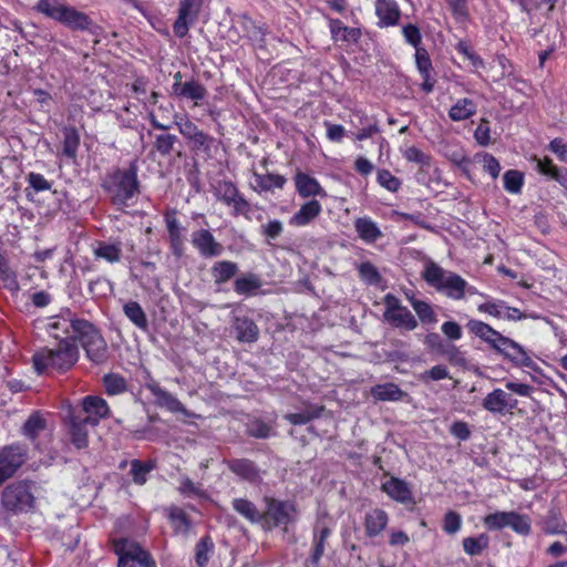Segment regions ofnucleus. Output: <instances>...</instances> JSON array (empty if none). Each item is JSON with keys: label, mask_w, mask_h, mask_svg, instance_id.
Returning <instances> with one entry per match:
<instances>
[{"label": "nucleus", "mask_w": 567, "mask_h": 567, "mask_svg": "<svg viewBox=\"0 0 567 567\" xmlns=\"http://www.w3.org/2000/svg\"><path fill=\"white\" fill-rule=\"evenodd\" d=\"M466 328L475 337L485 342L491 350L503 360L509 362L514 367L528 368L534 371L538 370L535 361L528 355L525 348L515 340L502 334L492 328L488 323L481 320L471 319L466 323Z\"/></svg>", "instance_id": "nucleus-1"}, {"label": "nucleus", "mask_w": 567, "mask_h": 567, "mask_svg": "<svg viewBox=\"0 0 567 567\" xmlns=\"http://www.w3.org/2000/svg\"><path fill=\"white\" fill-rule=\"evenodd\" d=\"M137 173V159H133L127 168H115L107 174L102 186L114 206L126 207L140 194Z\"/></svg>", "instance_id": "nucleus-2"}, {"label": "nucleus", "mask_w": 567, "mask_h": 567, "mask_svg": "<svg viewBox=\"0 0 567 567\" xmlns=\"http://www.w3.org/2000/svg\"><path fill=\"white\" fill-rule=\"evenodd\" d=\"M79 360V348L71 338H63L56 347H43L32 355L33 368L38 374L48 369L64 373L71 370Z\"/></svg>", "instance_id": "nucleus-3"}, {"label": "nucleus", "mask_w": 567, "mask_h": 567, "mask_svg": "<svg viewBox=\"0 0 567 567\" xmlns=\"http://www.w3.org/2000/svg\"><path fill=\"white\" fill-rule=\"evenodd\" d=\"M37 8L41 13L61 22L72 31L96 33L97 27L86 13L73 7L65 6L59 0H40Z\"/></svg>", "instance_id": "nucleus-4"}, {"label": "nucleus", "mask_w": 567, "mask_h": 567, "mask_svg": "<svg viewBox=\"0 0 567 567\" xmlns=\"http://www.w3.org/2000/svg\"><path fill=\"white\" fill-rule=\"evenodd\" d=\"M422 278L429 286L443 292L450 299L461 300L465 297L467 281L460 275L443 269L433 260L425 264Z\"/></svg>", "instance_id": "nucleus-5"}, {"label": "nucleus", "mask_w": 567, "mask_h": 567, "mask_svg": "<svg viewBox=\"0 0 567 567\" xmlns=\"http://www.w3.org/2000/svg\"><path fill=\"white\" fill-rule=\"evenodd\" d=\"M35 483L30 480L14 481L1 492L0 506L9 515H20L35 508Z\"/></svg>", "instance_id": "nucleus-6"}, {"label": "nucleus", "mask_w": 567, "mask_h": 567, "mask_svg": "<svg viewBox=\"0 0 567 567\" xmlns=\"http://www.w3.org/2000/svg\"><path fill=\"white\" fill-rule=\"evenodd\" d=\"M75 327V341L81 343L87 359L97 365L106 363L110 357L107 343L94 324L86 320L78 322Z\"/></svg>", "instance_id": "nucleus-7"}, {"label": "nucleus", "mask_w": 567, "mask_h": 567, "mask_svg": "<svg viewBox=\"0 0 567 567\" xmlns=\"http://www.w3.org/2000/svg\"><path fill=\"white\" fill-rule=\"evenodd\" d=\"M113 547L118 556L117 567H156L151 554L134 540L114 539Z\"/></svg>", "instance_id": "nucleus-8"}, {"label": "nucleus", "mask_w": 567, "mask_h": 567, "mask_svg": "<svg viewBox=\"0 0 567 567\" xmlns=\"http://www.w3.org/2000/svg\"><path fill=\"white\" fill-rule=\"evenodd\" d=\"M266 509L262 512L261 524L265 529H272L278 526H287L295 523L298 511L293 502L280 501L274 497H265Z\"/></svg>", "instance_id": "nucleus-9"}, {"label": "nucleus", "mask_w": 567, "mask_h": 567, "mask_svg": "<svg viewBox=\"0 0 567 567\" xmlns=\"http://www.w3.org/2000/svg\"><path fill=\"white\" fill-rule=\"evenodd\" d=\"M27 456L28 447L22 443H13L0 450V486L17 473Z\"/></svg>", "instance_id": "nucleus-10"}, {"label": "nucleus", "mask_w": 567, "mask_h": 567, "mask_svg": "<svg viewBox=\"0 0 567 567\" xmlns=\"http://www.w3.org/2000/svg\"><path fill=\"white\" fill-rule=\"evenodd\" d=\"M204 0H182L178 16L173 24L174 34L183 39L188 34L189 28L197 21Z\"/></svg>", "instance_id": "nucleus-11"}, {"label": "nucleus", "mask_w": 567, "mask_h": 567, "mask_svg": "<svg viewBox=\"0 0 567 567\" xmlns=\"http://www.w3.org/2000/svg\"><path fill=\"white\" fill-rule=\"evenodd\" d=\"M68 419L70 426L69 433L72 444L76 449H85L89 443L87 426H96V419L84 417L83 415L76 414L72 410H69Z\"/></svg>", "instance_id": "nucleus-12"}, {"label": "nucleus", "mask_w": 567, "mask_h": 567, "mask_svg": "<svg viewBox=\"0 0 567 567\" xmlns=\"http://www.w3.org/2000/svg\"><path fill=\"white\" fill-rule=\"evenodd\" d=\"M192 244L204 258L218 257L224 251V246L207 229L194 231L192 234Z\"/></svg>", "instance_id": "nucleus-13"}, {"label": "nucleus", "mask_w": 567, "mask_h": 567, "mask_svg": "<svg viewBox=\"0 0 567 567\" xmlns=\"http://www.w3.org/2000/svg\"><path fill=\"white\" fill-rule=\"evenodd\" d=\"M517 400L502 389H495L483 400L482 406L494 414L504 415L506 412L515 409Z\"/></svg>", "instance_id": "nucleus-14"}, {"label": "nucleus", "mask_w": 567, "mask_h": 567, "mask_svg": "<svg viewBox=\"0 0 567 567\" xmlns=\"http://www.w3.org/2000/svg\"><path fill=\"white\" fill-rule=\"evenodd\" d=\"M146 389L150 390V392L155 398L154 402L157 406L166 409L172 413H182L186 416L189 415V412L185 405L172 393L162 389L157 382L151 381L146 383Z\"/></svg>", "instance_id": "nucleus-15"}, {"label": "nucleus", "mask_w": 567, "mask_h": 567, "mask_svg": "<svg viewBox=\"0 0 567 567\" xmlns=\"http://www.w3.org/2000/svg\"><path fill=\"white\" fill-rule=\"evenodd\" d=\"M177 212L175 209L165 213L164 219L168 233L169 246L172 254L181 258L184 255V231L185 228L181 226L176 218Z\"/></svg>", "instance_id": "nucleus-16"}, {"label": "nucleus", "mask_w": 567, "mask_h": 567, "mask_svg": "<svg viewBox=\"0 0 567 567\" xmlns=\"http://www.w3.org/2000/svg\"><path fill=\"white\" fill-rule=\"evenodd\" d=\"M71 410L84 417L96 419V425L100 423L101 419H105L110 413L106 401L95 395L85 396L80 408H73Z\"/></svg>", "instance_id": "nucleus-17"}, {"label": "nucleus", "mask_w": 567, "mask_h": 567, "mask_svg": "<svg viewBox=\"0 0 567 567\" xmlns=\"http://www.w3.org/2000/svg\"><path fill=\"white\" fill-rule=\"evenodd\" d=\"M231 328L236 339L241 343H255L259 338L258 326L247 316H235Z\"/></svg>", "instance_id": "nucleus-18"}, {"label": "nucleus", "mask_w": 567, "mask_h": 567, "mask_svg": "<svg viewBox=\"0 0 567 567\" xmlns=\"http://www.w3.org/2000/svg\"><path fill=\"white\" fill-rule=\"evenodd\" d=\"M85 319H66L62 317H53L48 323L47 330L49 334L61 341L63 338H71L75 342L78 322H85Z\"/></svg>", "instance_id": "nucleus-19"}, {"label": "nucleus", "mask_w": 567, "mask_h": 567, "mask_svg": "<svg viewBox=\"0 0 567 567\" xmlns=\"http://www.w3.org/2000/svg\"><path fill=\"white\" fill-rule=\"evenodd\" d=\"M477 309L480 312H485L495 318L508 321H517L525 318V315H523L519 309L506 306L502 300L481 303Z\"/></svg>", "instance_id": "nucleus-20"}, {"label": "nucleus", "mask_w": 567, "mask_h": 567, "mask_svg": "<svg viewBox=\"0 0 567 567\" xmlns=\"http://www.w3.org/2000/svg\"><path fill=\"white\" fill-rule=\"evenodd\" d=\"M381 489L386 493L392 499L401 504H414V498L409 484L398 477H391L384 482Z\"/></svg>", "instance_id": "nucleus-21"}, {"label": "nucleus", "mask_w": 567, "mask_h": 567, "mask_svg": "<svg viewBox=\"0 0 567 567\" xmlns=\"http://www.w3.org/2000/svg\"><path fill=\"white\" fill-rule=\"evenodd\" d=\"M375 14L381 28L395 25L400 19V9L395 0H377Z\"/></svg>", "instance_id": "nucleus-22"}, {"label": "nucleus", "mask_w": 567, "mask_h": 567, "mask_svg": "<svg viewBox=\"0 0 567 567\" xmlns=\"http://www.w3.org/2000/svg\"><path fill=\"white\" fill-rule=\"evenodd\" d=\"M226 465L234 474L250 483H256L260 478L259 468L248 458H233L226 461Z\"/></svg>", "instance_id": "nucleus-23"}, {"label": "nucleus", "mask_w": 567, "mask_h": 567, "mask_svg": "<svg viewBox=\"0 0 567 567\" xmlns=\"http://www.w3.org/2000/svg\"><path fill=\"white\" fill-rule=\"evenodd\" d=\"M331 535L330 527L323 525V526H316L313 529V539H312V550L309 557L310 563L313 566H318L320 563V559L324 553L326 544L328 538Z\"/></svg>", "instance_id": "nucleus-24"}, {"label": "nucleus", "mask_w": 567, "mask_h": 567, "mask_svg": "<svg viewBox=\"0 0 567 567\" xmlns=\"http://www.w3.org/2000/svg\"><path fill=\"white\" fill-rule=\"evenodd\" d=\"M296 189L301 197L322 196L327 194L318 181L305 173H297L295 177Z\"/></svg>", "instance_id": "nucleus-25"}, {"label": "nucleus", "mask_w": 567, "mask_h": 567, "mask_svg": "<svg viewBox=\"0 0 567 567\" xmlns=\"http://www.w3.org/2000/svg\"><path fill=\"white\" fill-rule=\"evenodd\" d=\"M321 209L322 207L318 200H309L290 218L289 224L293 226L308 225L320 215Z\"/></svg>", "instance_id": "nucleus-26"}, {"label": "nucleus", "mask_w": 567, "mask_h": 567, "mask_svg": "<svg viewBox=\"0 0 567 567\" xmlns=\"http://www.w3.org/2000/svg\"><path fill=\"white\" fill-rule=\"evenodd\" d=\"M388 514L380 508L367 513L364 519L365 534L369 537L378 536L388 525Z\"/></svg>", "instance_id": "nucleus-27"}, {"label": "nucleus", "mask_w": 567, "mask_h": 567, "mask_svg": "<svg viewBox=\"0 0 567 567\" xmlns=\"http://www.w3.org/2000/svg\"><path fill=\"white\" fill-rule=\"evenodd\" d=\"M93 254L96 259H104L110 264L118 262L122 258V244L97 241Z\"/></svg>", "instance_id": "nucleus-28"}, {"label": "nucleus", "mask_w": 567, "mask_h": 567, "mask_svg": "<svg viewBox=\"0 0 567 567\" xmlns=\"http://www.w3.org/2000/svg\"><path fill=\"white\" fill-rule=\"evenodd\" d=\"M256 183L255 189L258 192H272L275 188L282 189L287 183L285 176L274 173L259 174L254 173Z\"/></svg>", "instance_id": "nucleus-29"}, {"label": "nucleus", "mask_w": 567, "mask_h": 567, "mask_svg": "<svg viewBox=\"0 0 567 567\" xmlns=\"http://www.w3.org/2000/svg\"><path fill=\"white\" fill-rule=\"evenodd\" d=\"M329 28L334 41L357 42L361 38L360 29L349 28L338 19H329Z\"/></svg>", "instance_id": "nucleus-30"}, {"label": "nucleus", "mask_w": 567, "mask_h": 567, "mask_svg": "<svg viewBox=\"0 0 567 567\" xmlns=\"http://www.w3.org/2000/svg\"><path fill=\"white\" fill-rule=\"evenodd\" d=\"M354 228L359 237L367 243H375L382 236L378 225L368 217L357 218Z\"/></svg>", "instance_id": "nucleus-31"}, {"label": "nucleus", "mask_w": 567, "mask_h": 567, "mask_svg": "<svg viewBox=\"0 0 567 567\" xmlns=\"http://www.w3.org/2000/svg\"><path fill=\"white\" fill-rule=\"evenodd\" d=\"M175 95L183 99L195 101L197 105L207 95V90L198 81L189 80L184 82L183 86L175 87Z\"/></svg>", "instance_id": "nucleus-32"}, {"label": "nucleus", "mask_w": 567, "mask_h": 567, "mask_svg": "<svg viewBox=\"0 0 567 567\" xmlns=\"http://www.w3.org/2000/svg\"><path fill=\"white\" fill-rule=\"evenodd\" d=\"M233 508L236 513L252 524L261 523L262 513L258 511L256 505L247 498H234Z\"/></svg>", "instance_id": "nucleus-33"}, {"label": "nucleus", "mask_w": 567, "mask_h": 567, "mask_svg": "<svg viewBox=\"0 0 567 567\" xmlns=\"http://www.w3.org/2000/svg\"><path fill=\"white\" fill-rule=\"evenodd\" d=\"M238 272V265L234 261H216L212 267V276L216 285L229 281Z\"/></svg>", "instance_id": "nucleus-34"}, {"label": "nucleus", "mask_w": 567, "mask_h": 567, "mask_svg": "<svg viewBox=\"0 0 567 567\" xmlns=\"http://www.w3.org/2000/svg\"><path fill=\"white\" fill-rule=\"evenodd\" d=\"M80 146V134L74 126L63 128L62 155L69 159H75Z\"/></svg>", "instance_id": "nucleus-35"}, {"label": "nucleus", "mask_w": 567, "mask_h": 567, "mask_svg": "<svg viewBox=\"0 0 567 567\" xmlns=\"http://www.w3.org/2000/svg\"><path fill=\"white\" fill-rule=\"evenodd\" d=\"M476 113L475 103L467 99H460L450 109L449 116L452 121L460 122L470 118Z\"/></svg>", "instance_id": "nucleus-36"}, {"label": "nucleus", "mask_w": 567, "mask_h": 567, "mask_svg": "<svg viewBox=\"0 0 567 567\" xmlns=\"http://www.w3.org/2000/svg\"><path fill=\"white\" fill-rule=\"evenodd\" d=\"M371 395L379 401H399L404 392L394 383L377 384L371 389Z\"/></svg>", "instance_id": "nucleus-37"}, {"label": "nucleus", "mask_w": 567, "mask_h": 567, "mask_svg": "<svg viewBox=\"0 0 567 567\" xmlns=\"http://www.w3.org/2000/svg\"><path fill=\"white\" fill-rule=\"evenodd\" d=\"M47 427V421L39 412L32 413L22 426V434L31 442H35L38 436Z\"/></svg>", "instance_id": "nucleus-38"}, {"label": "nucleus", "mask_w": 567, "mask_h": 567, "mask_svg": "<svg viewBox=\"0 0 567 567\" xmlns=\"http://www.w3.org/2000/svg\"><path fill=\"white\" fill-rule=\"evenodd\" d=\"M385 321L390 322L395 328L405 329L408 331H412L417 327L416 318L406 307L389 316Z\"/></svg>", "instance_id": "nucleus-39"}, {"label": "nucleus", "mask_w": 567, "mask_h": 567, "mask_svg": "<svg viewBox=\"0 0 567 567\" xmlns=\"http://www.w3.org/2000/svg\"><path fill=\"white\" fill-rule=\"evenodd\" d=\"M544 532L547 534H564L567 526L566 522L561 518L559 509L551 507L544 518Z\"/></svg>", "instance_id": "nucleus-40"}, {"label": "nucleus", "mask_w": 567, "mask_h": 567, "mask_svg": "<svg viewBox=\"0 0 567 567\" xmlns=\"http://www.w3.org/2000/svg\"><path fill=\"white\" fill-rule=\"evenodd\" d=\"M125 316L140 329L146 330L148 327L147 317L137 301H128L124 305Z\"/></svg>", "instance_id": "nucleus-41"}, {"label": "nucleus", "mask_w": 567, "mask_h": 567, "mask_svg": "<svg viewBox=\"0 0 567 567\" xmlns=\"http://www.w3.org/2000/svg\"><path fill=\"white\" fill-rule=\"evenodd\" d=\"M410 303L423 324H435L437 322L436 315L429 302L410 298Z\"/></svg>", "instance_id": "nucleus-42"}, {"label": "nucleus", "mask_w": 567, "mask_h": 567, "mask_svg": "<svg viewBox=\"0 0 567 567\" xmlns=\"http://www.w3.org/2000/svg\"><path fill=\"white\" fill-rule=\"evenodd\" d=\"M261 287L260 278L255 274L239 277L234 282V289L239 295H251Z\"/></svg>", "instance_id": "nucleus-43"}, {"label": "nucleus", "mask_w": 567, "mask_h": 567, "mask_svg": "<svg viewBox=\"0 0 567 567\" xmlns=\"http://www.w3.org/2000/svg\"><path fill=\"white\" fill-rule=\"evenodd\" d=\"M239 194V190L230 181H219L215 187V196L227 206H230L231 202H234Z\"/></svg>", "instance_id": "nucleus-44"}, {"label": "nucleus", "mask_w": 567, "mask_h": 567, "mask_svg": "<svg viewBox=\"0 0 567 567\" xmlns=\"http://www.w3.org/2000/svg\"><path fill=\"white\" fill-rule=\"evenodd\" d=\"M169 520L174 526L175 533L187 534L190 528L188 515L179 507L173 506L169 509Z\"/></svg>", "instance_id": "nucleus-45"}, {"label": "nucleus", "mask_w": 567, "mask_h": 567, "mask_svg": "<svg viewBox=\"0 0 567 567\" xmlns=\"http://www.w3.org/2000/svg\"><path fill=\"white\" fill-rule=\"evenodd\" d=\"M323 411V406H313L302 412L289 413L285 415V419L293 425H303L310 421L320 417Z\"/></svg>", "instance_id": "nucleus-46"}, {"label": "nucleus", "mask_w": 567, "mask_h": 567, "mask_svg": "<svg viewBox=\"0 0 567 567\" xmlns=\"http://www.w3.org/2000/svg\"><path fill=\"white\" fill-rule=\"evenodd\" d=\"M488 542L486 534H481L477 537H466L463 539V549L470 556H477L487 548Z\"/></svg>", "instance_id": "nucleus-47"}, {"label": "nucleus", "mask_w": 567, "mask_h": 567, "mask_svg": "<svg viewBox=\"0 0 567 567\" xmlns=\"http://www.w3.org/2000/svg\"><path fill=\"white\" fill-rule=\"evenodd\" d=\"M178 137L174 134L164 133L155 136L154 148L162 156H168L174 150Z\"/></svg>", "instance_id": "nucleus-48"}, {"label": "nucleus", "mask_w": 567, "mask_h": 567, "mask_svg": "<svg viewBox=\"0 0 567 567\" xmlns=\"http://www.w3.org/2000/svg\"><path fill=\"white\" fill-rule=\"evenodd\" d=\"M153 464L148 462H142L140 460H133L131 462L130 474L132 480L137 485H143L147 481V474L153 470Z\"/></svg>", "instance_id": "nucleus-49"}, {"label": "nucleus", "mask_w": 567, "mask_h": 567, "mask_svg": "<svg viewBox=\"0 0 567 567\" xmlns=\"http://www.w3.org/2000/svg\"><path fill=\"white\" fill-rule=\"evenodd\" d=\"M360 278L371 286H377L381 282L382 277L377 267L370 261L361 262L358 267Z\"/></svg>", "instance_id": "nucleus-50"}, {"label": "nucleus", "mask_w": 567, "mask_h": 567, "mask_svg": "<svg viewBox=\"0 0 567 567\" xmlns=\"http://www.w3.org/2000/svg\"><path fill=\"white\" fill-rule=\"evenodd\" d=\"M105 391L110 395H116L125 392L126 381L123 377L114 373L105 374L103 378Z\"/></svg>", "instance_id": "nucleus-51"}, {"label": "nucleus", "mask_w": 567, "mask_h": 567, "mask_svg": "<svg viewBox=\"0 0 567 567\" xmlns=\"http://www.w3.org/2000/svg\"><path fill=\"white\" fill-rule=\"evenodd\" d=\"M512 512H495L484 517V524L489 530H498L509 526Z\"/></svg>", "instance_id": "nucleus-52"}, {"label": "nucleus", "mask_w": 567, "mask_h": 567, "mask_svg": "<svg viewBox=\"0 0 567 567\" xmlns=\"http://www.w3.org/2000/svg\"><path fill=\"white\" fill-rule=\"evenodd\" d=\"M173 124L178 127L179 133L188 141L202 132L195 123L179 114L174 115Z\"/></svg>", "instance_id": "nucleus-53"}, {"label": "nucleus", "mask_w": 567, "mask_h": 567, "mask_svg": "<svg viewBox=\"0 0 567 567\" xmlns=\"http://www.w3.org/2000/svg\"><path fill=\"white\" fill-rule=\"evenodd\" d=\"M515 533L527 536L530 530V519L526 515L518 514L512 511L509 526Z\"/></svg>", "instance_id": "nucleus-54"}, {"label": "nucleus", "mask_w": 567, "mask_h": 567, "mask_svg": "<svg viewBox=\"0 0 567 567\" xmlns=\"http://www.w3.org/2000/svg\"><path fill=\"white\" fill-rule=\"evenodd\" d=\"M504 188L509 193H518L523 186V174L518 171L509 169L504 174Z\"/></svg>", "instance_id": "nucleus-55"}, {"label": "nucleus", "mask_w": 567, "mask_h": 567, "mask_svg": "<svg viewBox=\"0 0 567 567\" xmlns=\"http://www.w3.org/2000/svg\"><path fill=\"white\" fill-rule=\"evenodd\" d=\"M213 548V543L208 536L203 537L196 544L195 558L199 567H203L208 561V551Z\"/></svg>", "instance_id": "nucleus-56"}, {"label": "nucleus", "mask_w": 567, "mask_h": 567, "mask_svg": "<svg viewBox=\"0 0 567 567\" xmlns=\"http://www.w3.org/2000/svg\"><path fill=\"white\" fill-rule=\"evenodd\" d=\"M0 278L6 282V287L18 289L19 285L14 272L8 265L7 259L0 254Z\"/></svg>", "instance_id": "nucleus-57"}, {"label": "nucleus", "mask_w": 567, "mask_h": 567, "mask_svg": "<svg viewBox=\"0 0 567 567\" xmlns=\"http://www.w3.org/2000/svg\"><path fill=\"white\" fill-rule=\"evenodd\" d=\"M462 525L461 515L456 512L450 511L444 516L443 530L446 534L453 535L460 530Z\"/></svg>", "instance_id": "nucleus-58"}, {"label": "nucleus", "mask_w": 567, "mask_h": 567, "mask_svg": "<svg viewBox=\"0 0 567 567\" xmlns=\"http://www.w3.org/2000/svg\"><path fill=\"white\" fill-rule=\"evenodd\" d=\"M378 182L381 186L390 192H396L401 186V182L398 177L393 176L389 171L381 169L378 173Z\"/></svg>", "instance_id": "nucleus-59"}, {"label": "nucleus", "mask_w": 567, "mask_h": 567, "mask_svg": "<svg viewBox=\"0 0 567 567\" xmlns=\"http://www.w3.org/2000/svg\"><path fill=\"white\" fill-rule=\"evenodd\" d=\"M402 33L405 41L414 48L421 47L422 37L420 29L412 23H409L402 28Z\"/></svg>", "instance_id": "nucleus-60"}, {"label": "nucleus", "mask_w": 567, "mask_h": 567, "mask_svg": "<svg viewBox=\"0 0 567 567\" xmlns=\"http://www.w3.org/2000/svg\"><path fill=\"white\" fill-rule=\"evenodd\" d=\"M415 63L420 73L431 72L432 62L426 49L422 47L415 48Z\"/></svg>", "instance_id": "nucleus-61"}, {"label": "nucleus", "mask_w": 567, "mask_h": 567, "mask_svg": "<svg viewBox=\"0 0 567 567\" xmlns=\"http://www.w3.org/2000/svg\"><path fill=\"white\" fill-rule=\"evenodd\" d=\"M404 157L406 161L417 163L422 166H429L431 162V157L415 146L409 147L404 153Z\"/></svg>", "instance_id": "nucleus-62"}, {"label": "nucleus", "mask_w": 567, "mask_h": 567, "mask_svg": "<svg viewBox=\"0 0 567 567\" xmlns=\"http://www.w3.org/2000/svg\"><path fill=\"white\" fill-rule=\"evenodd\" d=\"M282 231L284 224L278 219L270 220L268 224L261 226V234L271 240L277 239Z\"/></svg>", "instance_id": "nucleus-63"}, {"label": "nucleus", "mask_w": 567, "mask_h": 567, "mask_svg": "<svg viewBox=\"0 0 567 567\" xmlns=\"http://www.w3.org/2000/svg\"><path fill=\"white\" fill-rule=\"evenodd\" d=\"M27 181L30 187H32L35 192L49 190L51 188V183L39 173H29Z\"/></svg>", "instance_id": "nucleus-64"}]
</instances>
